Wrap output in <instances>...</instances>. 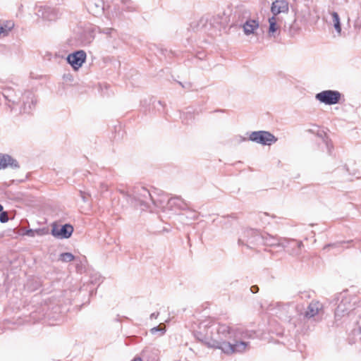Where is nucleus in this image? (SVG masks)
I'll use <instances>...</instances> for the list:
<instances>
[{"label": "nucleus", "instance_id": "obj_1", "mask_svg": "<svg viewBox=\"0 0 361 361\" xmlns=\"http://www.w3.org/2000/svg\"><path fill=\"white\" fill-rule=\"evenodd\" d=\"M195 336L209 348H217L226 355L242 353L249 349L247 339L254 338L255 332L241 328L231 327L211 321L200 323Z\"/></svg>", "mask_w": 361, "mask_h": 361}, {"label": "nucleus", "instance_id": "obj_2", "mask_svg": "<svg viewBox=\"0 0 361 361\" xmlns=\"http://www.w3.org/2000/svg\"><path fill=\"white\" fill-rule=\"evenodd\" d=\"M127 200L134 207L140 206L141 209L144 210L149 207V203L152 202L157 205L153 200L149 191L145 187L138 186L133 189L130 194H128Z\"/></svg>", "mask_w": 361, "mask_h": 361}, {"label": "nucleus", "instance_id": "obj_3", "mask_svg": "<svg viewBox=\"0 0 361 361\" xmlns=\"http://www.w3.org/2000/svg\"><path fill=\"white\" fill-rule=\"evenodd\" d=\"M263 240V235L255 229H246L243 235L239 238L238 243L239 245H246L247 247L252 248L253 246L261 244Z\"/></svg>", "mask_w": 361, "mask_h": 361}, {"label": "nucleus", "instance_id": "obj_4", "mask_svg": "<svg viewBox=\"0 0 361 361\" xmlns=\"http://www.w3.org/2000/svg\"><path fill=\"white\" fill-rule=\"evenodd\" d=\"M324 314V307L319 301H312L302 314L303 317L307 320L312 319L314 322H319Z\"/></svg>", "mask_w": 361, "mask_h": 361}, {"label": "nucleus", "instance_id": "obj_5", "mask_svg": "<svg viewBox=\"0 0 361 361\" xmlns=\"http://www.w3.org/2000/svg\"><path fill=\"white\" fill-rule=\"evenodd\" d=\"M315 98L321 103L326 105H334L339 103L341 94L336 90H328L316 94Z\"/></svg>", "mask_w": 361, "mask_h": 361}, {"label": "nucleus", "instance_id": "obj_6", "mask_svg": "<svg viewBox=\"0 0 361 361\" xmlns=\"http://www.w3.org/2000/svg\"><path fill=\"white\" fill-rule=\"evenodd\" d=\"M249 140L263 145H271L277 141V138L268 131L259 130L252 132Z\"/></svg>", "mask_w": 361, "mask_h": 361}, {"label": "nucleus", "instance_id": "obj_7", "mask_svg": "<svg viewBox=\"0 0 361 361\" xmlns=\"http://www.w3.org/2000/svg\"><path fill=\"white\" fill-rule=\"evenodd\" d=\"M36 15L46 20H55L60 16L59 10L47 6H39L36 7Z\"/></svg>", "mask_w": 361, "mask_h": 361}, {"label": "nucleus", "instance_id": "obj_8", "mask_svg": "<svg viewBox=\"0 0 361 361\" xmlns=\"http://www.w3.org/2000/svg\"><path fill=\"white\" fill-rule=\"evenodd\" d=\"M73 230V227L69 224H66L63 226L54 224L51 233L56 238L66 239L71 236Z\"/></svg>", "mask_w": 361, "mask_h": 361}, {"label": "nucleus", "instance_id": "obj_9", "mask_svg": "<svg viewBox=\"0 0 361 361\" xmlns=\"http://www.w3.org/2000/svg\"><path fill=\"white\" fill-rule=\"evenodd\" d=\"M86 53L83 50H78L67 56L68 63L72 66L74 70H78L86 60Z\"/></svg>", "mask_w": 361, "mask_h": 361}, {"label": "nucleus", "instance_id": "obj_10", "mask_svg": "<svg viewBox=\"0 0 361 361\" xmlns=\"http://www.w3.org/2000/svg\"><path fill=\"white\" fill-rule=\"evenodd\" d=\"M353 308L354 304L351 303L349 298L345 297L342 298L335 310L336 319L339 320L345 315H348Z\"/></svg>", "mask_w": 361, "mask_h": 361}, {"label": "nucleus", "instance_id": "obj_11", "mask_svg": "<svg viewBox=\"0 0 361 361\" xmlns=\"http://www.w3.org/2000/svg\"><path fill=\"white\" fill-rule=\"evenodd\" d=\"M21 99L23 102V111L27 114L30 113L37 102L34 94L30 91H26L22 95Z\"/></svg>", "mask_w": 361, "mask_h": 361}, {"label": "nucleus", "instance_id": "obj_12", "mask_svg": "<svg viewBox=\"0 0 361 361\" xmlns=\"http://www.w3.org/2000/svg\"><path fill=\"white\" fill-rule=\"evenodd\" d=\"M169 210L176 212L177 210H186L188 209V204L180 197L170 198L166 204Z\"/></svg>", "mask_w": 361, "mask_h": 361}, {"label": "nucleus", "instance_id": "obj_13", "mask_svg": "<svg viewBox=\"0 0 361 361\" xmlns=\"http://www.w3.org/2000/svg\"><path fill=\"white\" fill-rule=\"evenodd\" d=\"M87 10L92 15L97 16L104 13V3L103 0H88L87 3Z\"/></svg>", "mask_w": 361, "mask_h": 361}, {"label": "nucleus", "instance_id": "obj_14", "mask_svg": "<svg viewBox=\"0 0 361 361\" xmlns=\"http://www.w3.org/2000/svg\"><path fill=\"white\" fill-rule=\"evenodd\" d=\"M271 11L273 16H277L281 13H287L288 11V4L283 0H276L272 3Z\"/></svg>", "mask_w": 361, "mask_h": 361}, {"label": "nucleus", "instance_id": "obj_15", "mask_svg": "<svg viewBox=\"0 0 361 361\" xmlns=\"http://www.w3.org/2000/svg\"><path fill=\"white\" fill-rule=\"evenodd\" d=\"M10 166L12 169L19 168L18 161L8 154H0V170Z\"/></svg>", "mask_w": 361, "mask_h": 361}, {"label": "nucleus", "instance_id": "obj_16", "mask_svg": "<svg viewBox=\"0 0 361 361\" xmlns=\"http://www.w3.org/2000/svg\"><path fill=\"white\" fill-rule=\"evenodd\" d=\"M259 23L255 20H247L243 25V30L245 35L253 34L254 31L258 28Z\"/></svg>", "mask_w": 361, "mask_h": 361}, {"label": "nucleus", "instance_id": "obj_17", "mask_svg": "<svg viewBox=\"0 0 361 361\" xmlns=\"http://www.w3.org/2000/svg\"><path fill=\"white\" fill-rule=\"evenodd\" d=\"M330 15L331 17V23L334 27L336 32L340 35L341 33V25L340 17H339L338 13H336L335 11L330 12Z\"/></svg>", "mask_w": 361, "mask_h": 361}, {"label": "nucleus", "instance_id": "obj_18", "mask_svg": "<svg viewBox=\"0 0 361 361\" xmlns=\"http://www.w3.org/2000/svg\"><path fill=\"white\" fill-rule=\"evenodd\" d=\"M94 38L93 31L90 30H85L80 37V43L82 45H88L93 41Z\"/></svg>", "mask_w": 361, "mask_h": 361}, {"label": "nucleus", "instance_id": "obj_19", "mask_svg": "<svg viewBox=\"0 0 361 361\" xmlns=\"http://www.w3.org/2000/svg\"><path fill=\"white\" fill-rule=\"evenodd\" d=\"M261 244H264L267 246H274L279 245V240L274 237L267 234L265 235H263V240L261 241Z\"/></svg>", "mask_w": 361, "mask_h": 361}, {"label": "nucleus", "instance_id": "obj_20", "mask_svg": "<svg viewBox=\"0 0 361 361\" xmlns=\"http://www.w3.org/2000/svg\"><path fill=\"white\" fill-rule=\"evenodd\" d=\"M269 35H274V34L277 31L279 27L277 26V18L275 16H272L269 18Z\"/></svg>", "mask_w": 361, "mask_h": 361}, {"label": "nucleus", "instance_id": "obj_21", "mask_svg": "<svg viewBox=\"0 0 361 361\" xmlns=\"http://www.w3.org/2000/svg\"><path fill=\"white\" fill-rule=\"evenodd\" d=\"M98 31L99 33H103L104 35H106L107 37H114L116 36V30L114 28H111V27H104V28H100V27H98Z\"/></svg>", "mask_w": 361, "mask_h": 361}, {"label": "nucleus", "instance_id": "obj_22", "mask_svg": "<svg viewBox=\"0 0 361 361\" xmlns=\"http://www.w3.org/2000/svg\"><path fill=\"white\" fill-rule=\"evenodd\" d=\"M59 259L63 262H70L75 259V257L71 252H63L60 255Z\"/></svg>", "mask_w": 361, "mask_h": 361}, {"label": "nucleus", "instance_id": "obj_23", "mask_svg": "<svg viewBox=\"0 0 361 361\" xmlns=\"http://www.w3.org/2000/svg\"><path fill=\"white\" fill-rule=\"evenodd\" d=\"M4 31V35L7 36L8 33L14 27V23L12 21H6L1 23Z\"/></svg>", "mask_w": 361, "mask_h": 361}, {"label": "nucleus", "instance_id": "obj_24", "mask_svg": "<svg viewBox=\"0 0 361 361\" xmlns=\"http://www.w3.org/2000/svg\"><path fill=\"white\" fill-rule=\"evenodd\" d=\"M150 331L152 334H155L157 332L160 331L161 335H163L165 333L166 329H165L164 326H161V324H160L157 326H155V327H153L152 329H151Z\"/></svg>", "mask_w": 361, "mask_h": 361}, {"label": "nucleus", "instance_id": "obj_25", "mask_svg": "<svg viewBox=\"0 0 361 361\" xmlns=\"http://www.w3.org/2000/svg\"><path fill=\"white\" fill-rule=\"evenodd\" d=\"M8 221V213L6 212H0V221L1 223H6Z\"/></svg>", "mask_w": 361, "mask_h": 361}, {"label": "nucleus", "instance_id": "obj_26", "mask_svg": "<svg viewBox=\"0 0 361 361\" xmlns=\"http://www.w3.org/2000/svg\"><path fill=\"white\" fill-rule=\"evenodd\" d=\"M35 233L40 234L39 230L28 229L25 231V234L27 236L34 237Z\"/></svg>", "mask_w": 361, "mask_h": 361}, {"label": "nucleus", "instance_id": "obj_27", "mask_svg": "<svg viewBox=\"0 0 361 361\" xmlns=\"http://www.w3.org/2000/svg\"><path fill=\"white\" fill-rule=\"evenodd\" d=\"M80 195L84 202H87L88 200V195L86 194L85 192L80 191Z\"/></svg>", "mask_w": 361, "mask_h": 361}, {"label": "nucleus", "instance_id": "obj_28", "mask_svg": "<svg viewBox=\"0 0 361 361\" xmlns=\"http://www.w3.org/2000/svg\"><path fill=\"white\" fill-rule=\"evenodd\" d=\"M250 290L252 291V293H257L259 291V287L257 286H256V285L252 286L250 288Z\"/></svg>", "mask_w": 361, "mask_h": 361}, {"label": "nucleus", "instance_id": "obj_29", "mask_svg": "<svg viewBox=\"0 0 361 361\" xmlns=\"http://www.w3.org/2000/svg\"><path fill=\"white\" fill-rule=\"evenodd\" d=\"M159 313L157 312H154V313H152L149 316V318L151 319H157L159 316Z\"/></svg>", "mask_w": 361, "mask_h": 361}, {"label": "nucleus", "instance_id": "obj_30", "mask_svg": "<svg viewBox=\"0 0 361 361\" xmlns=\"http://www.w3.org/2000/svg\"><path fill=\"white\" fill-rule=\"evenodd\" d=\"M0 36H3V37L6 36V35H4V28L2 27L1 23H0Z\"/></svg>", "mask_w": 361, "mask_h": 361}, {"label": "nucleus", "instance_id": "obj_31", "mask_svg": "<svg viewBox=\"0 0 361 361\" xmlns=\"http://www.w3.org/2000/svg\"><path fill=\"white\" fill-rule=\"evenodd\" d=\"M192 216H190V219H195L197 217V214L195 212H192Z\"/></svg>", "mask_w": 361, "mask_h": 361}, {"label": "nucleus", "instance_id": "obj_32", "mask_svg": "<svg viewBox=\"0 0 361 361\" xmlns=\"http://www.w3.org/2000/svg\"><path fill=\"white\" fill-rule=\"evenodd\" d=\"M326 147L328 149L329 153L331 154V145H330V144L328 142H326Z\"/></svg>", "mask_w": 361, "mask_h": 361}, {"label": "nucleus", "instance_id": "obj_33", "mask_svg": "<svg viewBox=\"0 0 361 361\" xmlns=\"http://www.w3.org/2000/svg\"><path fill=\"white\" fill-rule=\"evenodd\" d=\"M133 361H142V359L139 357H135Z\"/></svg>", "mask_w": 361, "mask_h": 361}, {"label": "nucleus", "instance_id": "obj_34", "mask_svg": "<svg viewBox=\"0 0 361 361\" xmlns=\"http://www.w3.org/2000/svg\"><path fill=\"white\" fill-rule=\"evenodd\" d=\"M185 114H189L190 116V118H192V114L190 111H187L186 113H184L183 115Z\"/></svg>", "mask_w": 361, "mask_h": 361}, {"label": "nucleus", "instance_id": "obj_35", "mask_svg": "<svg viewBox=\"0 0 361 361\" xmlns=\"http://www.w3.org/2000/svg\"><path fill=\"white\" fill-rule=\"evenodd\" d=\"M296 243H297L298 247H300L302 245V242H296Z\"/></svg>", "mask_w": 361, "mask_h": 361}, {"label": "nucleus", "instance_id": "obj_36", "mask_svg": "<svg viewBox=\"0 0 361 361\" xmlns=\"http://www.w3.org/2000/svg\"><path fill=\"white\" fill-rule=\"evenodd\" d=\"M3 211V206L0 204V212Z\"/></svg>", "mask_w": 361, "mask_h": 361}, {"label": "nucleus", "instance_id": "obj_37", "mask_svg": "<svg viewBox=\"0 0 361 361\" xmlns=\"http://www.w3.org/2000/svg\"><path fill=\"white\" fill-rule=\"evenodd\" d=\"M359 332L361 334V326L360 327Z\"/></svg>", "mask_w": 361, "mask_h": 361}]
</instances>
